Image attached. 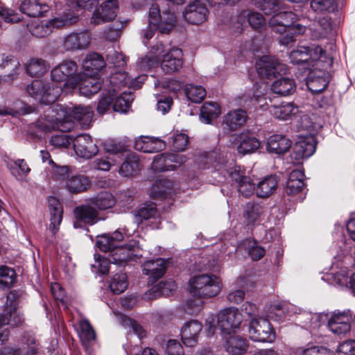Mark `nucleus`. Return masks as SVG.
<instances>
[{
  "mask_svg": "<svg viewBox=\"0 0 355 355\" xmlns=\"http://www.w3.org/2000/svg\"><path fill=\"white\" fill-rule=\"evenodd\" d=\"M270 113L279 120L287 121L298 116L300 110L293 102H287L272 105L270 109Z\"/></svg>",
  "mask_w": 355,
  "mask_h": 355,
  "instance_id": "34",
  "label": "nucleus"
},
{
  "mask_svg": "<svg viewBox=\"0 0 355 355\" xmlns=\"http://www.w3.org/2000/svg\"><path fill=\"white\" fill-rule=\"evenodd\" d=\"M220 114L219 105L215 102H206L200 109V121L205 124H211Z\"/></svg>",
  "mask_w": 355,
  "mask_h": 355,
  "instance_id": "53",
  "label": "nucleus"
},
{
  "mask_svg": "<svg viewBox=\"0 0 355 355\" xmlns=\"http://www.w3.org/2000/svg\"><path fill=\"white\" fill-rule=\"evenodd\" d=\"M332 30V24L327 17L320 18L319 20L309 28L311 37L313 40H318L327 37Z\"/></svg>",
  "mask_w": 355,
  "mask_h": 355,
  "instance_id": "52",
  "label": "nucleus"
},
{
  "mask_svg": "<svg viewBox=\"0 0 355 355\" xmlns=\"http://www.w3.org/2000/svg\"><path fill=\"white\" fill-rule=\"evenodd\" d=\"M49 63L39 58H32L25 64L26 71L31 77L42 76L49 71Z\"/></svg>",
  "mask_w": 355,
  "mask_h": 355,
  "instance_id": "50",
  "label": "nucleus"
},
{
  "mask_svg": "<svg viewBox=\"0 0 355 355\" xmlns=\"http://www.w3.org/2000/svg\"><path fill=\"white\" fill-rule=\"evenodd\" d=\"M153 198L171 197L174 193V183L166 179L157 180L148 189Z\"/></svg>",
  "mask_w": 355,
  "mask_h": 355,
  "instance_id": "42",
  "label": "nucleus"
},
{
  "mask_svg": "<svg viewBox=\"0 0 355 355\" xmlns=\"http://www.w3.org/2000/svg\"><path fill=\"white\" fill-rule=\"evenodd\" d=\"M90 186L89 179L83 175H72L65 182V188L70 193L84 192Z\"/></svg>",
  "mask_w": 355,
  "mask_h": 355,
  "instance_id": "49",
  "label": "nucleus"
},
{
  "mask_svg": "<svg viewBox=\"0 0 355 355\" xmlns=\"http://www.w3.org/2000/svg\"><path fill=\"white\" fill-rule=\"evenodd\" d=\"M291 144V139L285 135H273L267 139L266 149L270 153L282 155L289 150Z\"/></svg>",
  "mask_w": 355,
  "mask_h": 355,
  "instance_id": "37",
  "label": "nucleus"
},
{
  "mask_svg": "<svg viewBox=\"0 0 355 355\" xmlns=\"http://www.w3.org/2000/svg\"><path fill=\"white\" fill-rule=\"evenodd\" d=\"M78 68L76 62L71 60H64L51 69V80L53 82H65L64 85L66 87L73 89L77 87L81 74L78 71Z\"/></svg>",
  "mask_w": 355,
  "mask_h": 355,
  "instance_id": "11",
  "label": "nucleus"
},
{
  "mask_svg": "<svg viewBox=\"0 0 355 355\" xmlns=\"http://www.w3.org/2000/svg\"><path fill=\"white\" fill-rule=\"evenodd\" d=\"M175 21L176 17L173 11H163L161 14L158 5L152 4L148 13V26L141 32L142 42L147 48L150 49V51L137 63L141 71H146L159 63L157 54L163 51V44L159 40L155 44L150 42L157 29L159 28L162 33L168 34Z\"/></svg>",
  "mask_w": 355,
  "mask_h": 355,
  "instance_id": "3",
  "label": "nucleus"
},
{
  "mask_svg": "<svg viewBox=\"0 0 355 355\" xmlns=\"http://www.w3.org/2000/svg\"><path fill=\"white\" fill-rule=\"evenodd\" d=\"M352 315L349 310L334 311L328 314L327 327L336 335H345L350 331Z\"/></svg>",
  "mask_w": 355,
  "mask_h": 355,
  "instance_id": "15",
  "label": "nucleus"
},
{
  "mask_svg": "<svg viewBox=\"0 0 355 355\" xmlns=\"http://www.w3.org/2000/svg\"><path fill=\"white\" fill-rule=\"evenodd\" d=\"M326 66H329L324 62L319 63L318 66L311 67L308 69L309 71L306 80V86L312 94H318L324 91L329 83V76L327 72L323 69H320Z\"/></svg>",
  "mask_w": 355,
  "mask_h": 355,
  "instance_id": "13",
  "label": "nucleus"
},
{
  "mask_svg": "<svg viewBox=\"0 0 355 355\" xmlns=\"http://www.w3.org/2000/svg\"><path fill=\"white\" fill-rule=\"evenodd\" d=\"M247 119V114L243 110L230 111L223 119V124L230 130L233 131L242 126Z\"/></svg>",
  "mask_w": 355,
  "mask_h": 355,
  "instance_id": "48",
  "label": "nucleus"
},
{
  "mask_svg": "<svg viewBox=\"0 0 355 355\" xmlns=\"http://www.w3.org/2000/svg\"><path fill=\"white\" fill-rule=\"evenodd\" d=\"M234 286L235 289L228 293L227 299L230 303L239 304L244 300L245 291L254 287V282L252 277L242 276L236 279Z\"/></svg>",
  "mask_w": 355,
  "mask_h": 355,
  "instance_id": "28",
  "label": "nucleus"
},
{
  "mask_svg": "<svg viewBox=\"0 0 355 355\" xmlns=\"http://www.w3.org/2000/svg\"><path fill=\"white\" fill-rule=\"evenodd\" d=\"M128 286L127 275L120 271L112 276L110 280L109 287L114 294H121L124 292Z\"/></svg>",
  "mask_w": 355,
  "mask_h": 355,
  "instance_id": "56",
  "label": "nucleus"
},
{
  "mask_svg": "<svg viewBox=\"0 0 355 355\" xmlns=\"http://www.w3.org/2000/svg\"><path fill=\"white\" fill-rule=\"evenodd\" d=\"M235 252L243 254L246 252L253 261L259 260L265 254V250L257 244V243L251 239H246L242 241L236 248L233 246V249L230 252Z\"/></svg>",
  "mask_w": 355,
  "mask_h": 355,
  "instance_id": "32",
  "label": "nucleus"
},
{
  "mask_svg": "<svg viewBox=\"0 0 355 355\" xmlns=\"http://www.w3.org/2000/svg\"><path fill=\"white\" fill-rule=\"evenodd\" d=\"M91 37L87 31L71 32L62 38V45L66 51H82L89 47Z\"/></svg>",
  "mask_w": 355,
  "mask_h": 355,
  "instance_id": "18",
  "label": "nucleus"
},
{
  "mask_svg": "<svg viewBox=\"0 0 355 355\" xmlns=\"http://www.w3.org/2000/svg\"><path fill=\"white\" fill-rule=\"evenodd\" d=\"M279 178L270 175L261 179L256 186V195L259 198H266L274 193L277 188Z\"/></svg>",
  "mask_w": 355,
  "mask_h": 355,
  "instance_id": "45",
  "label": "nucleus"
},
{
  "mask_svg": "<svg viewBox=\"0 0 355 355\" xmlns=\"http://www.w3.org/2000/svg\"><path fill=\"white\" fill-rule=\"evenodd\" d=\"M304 173L301 170H293L288 176L284 188L288 196H294L300 193L304 187Z\"/></svg>",
  "mask_w": 355,
  "mask_h": 355,
  "instance_id": "39",
  "label": "nucleus"
},
{
  "mask_svg": "<svg viewBox=\"0 0 355 355\" xmlns=\"http://www.w3.org/2000/svg\"><path fill=\"white\" fill-rule=\"evenodd\" d=\"M15 271L7 266H0V288H8L15 281Z\"/></svg>",
  "mask_w": 355,
  "mask_h": 355,
  "instance_id": "61",
  "label": "nucleus"
},
{
  "mask_svg": "<svg viewBox=\"0 0 355 355\" xmlns=\"http://www.w3.org/2000/svg\"><path fill=\"white\" fill-rule=\"evenodd\" d=\"M78 334L85 347L96 339V333L87 319H82L78 322Z\"/></svg>",
  "mask_w": 355,
  "mask_h": 355,
  "instance_id": "55",
  "label": "nucleus"
},
{
  "mask_svg": "<svg viewBox=\"0 0 355 355\" xmlns=\"http://www.w3.org/2000/svg\"><path fill=\"white\" fill-rule=\"evenodd\" d=\"M321 279L340 288H349L355 295V272L349 279V266L344 260L335 259L329 271L324 273Z\"/></svg>",
  "mask_w": 355,
  "mask_h": 355,
  "instance_id": "8",
  "label": "nucleus"
},
{
  "mask_svg": "<svg viewBox=\"0 0 355 355\" xmlns=\"http://www.w3.org/2000/svg\"><path fill=\"white\" fill-rule=\"evenodd\" d=\"M77 21V17L64 13L49 21H41L39 19L33 20L27 24L31 34L36 37H44L49 35L55 28H61L73 24Z\"/></svg>",
  "mask_w": 355,
  "mask_h": 355,
  "instance_id": "10",
  "label": "nucleus"
},
{
  "mask_svg": "<svg viewBox=\"0 0 355 355\" xmlns=\"http://www.w3.org/2000/svg\"><path fill=\"white\" fill-rule=\"evenodd\" d=\"M116 94L112 92L110 89L103 87L101 98L97 106V112L100 114L106 113L110 109L111 105H113V100Z\"/></svg>",
  "mask_w": 355,
  "mask_h": 355,
  "instance_id": "59",
  "label": "nucleus"
},
{
  "mask_svg": "<svg viewBox=\"0 0 355 355\" xmlns=\"http://www.w3.org/2000/svg\"><path fill=\"white\" fill-rule=\"evenodd\" d=\"M82 67L86 75L95 76L105 69V62L100 54L90 53L83 59Z\"/></svg>",
  "mask_w": 355,
  "mask_h": 355,
  "instance_id": "31",
  "label": "nucleus"
},
{
  "mask_svg": "<svg viewBox=\"0 0 355 355\" xmlns=\"http://www.w3.org/2000/svg\"><path fill=\"white\" fill-rule=\"evenodd\" d=\"M77 87H78L79 92L82 96L90 97L101 89L103 90L105 85L103 86L101 81L94 76L81 73Z\"/></svg>",
  "mask_w": 355,
  "mask_h": 355,
  "instance_id": "35",
  "label": "nucleus"
},
{
  "mask_svg": "<svg viewBox=\"0 0 355 355\" xmlns=\"http://www.w3.org/2000/svg\"><path fill=\"white\" fill-rule=\"evenodd\" d=\"M48 203L50 213L49 230L55 234L58 231L62 220V207L60 201L52 196L48 198Z\"/></svg>",
  "mask_w": 355,
  "mask_h": 355,
  "instance_id": "38",
  "label": "nucleus"
},
{
  "mask_svg": "<svg viewBox=\"0 0 355 355\" xmlns=\"http://www.w3.org/2000/svg\"><path fill=\"white\" fill-rule=\"evenodd\" d=\"M130 78L129 75L125 71H116L106 80V82H109L110 85L105 86V87L110 89L112 92L116 94V90L121 87L129 85Z\"/></svg>",
  "mask_w": 355,
  "mask_h": 355,
  "instance_id": "57",
  "label": "nucleus"
},
{
  "mask_svg": "<svg viewBox=\"0 0 355 355\" xmlns=\"http://www.w3.org/2000/svg\"><path fill=\"white\" fill-rule=\"evenodd\" d=\"M17 295L14 291H10L6 296L4 313L0 314V327L5 324L15 327L22 322L23 318L17 311Z\"/></svg>",
  "mask_w": 355,
  "mask_h": 355,
  "instance_id": "17",
  "label": "nucleus"
},
{
  "mask_svg": "<svg viewBox=\"0 0 355 355\" xmlns=\"http://www.w3.org/2000/svg\"><path fill=\"white\" fill-rule=\"evenodd\" d=\"M15 167L10 168L11 173L18 181H25L26 178L31 171L30 168L24 159H17L15 162Z\"/></svg>",
  "mask_w": 355,
  "mask_h": 355,
  "instance_id": "63",
  "label": "nucleus"
},
{
  "mask_svg": "<svg viewBox=\"0 0 355 355\" xmlns=\"http://www.w3.org/2000/svg\"><path fill=\"white\" fill-rule=\"evenodd\" d=\"M272 93L280 96L292 95L296 90V83L293 78L281 77L276 79L270 86Z\"/></svg>",
  "mask_w": 355,
  "mask_h": 355,
  "instance_id": "44",
  "label": "nucleus"
},
{
  "mask_svg": "<svg viewBox=\"0 0 355 355\" xmlns=\"http://www.w3.org/2000/svg\"><path fill=\"white\" fill-rule=\"evenodd\" d=\"M241 322L242 316L238 309L229 307L220 311L217 315H209L205 320V326L211 335L214 334L216 324L222 332L231 334L240 327Z\"/></svg>",
  "mask_w": 355,
  "mask_h": 355,
  "instance_id": "6",
  "label": "nucleus"
},
{
  "mask_svg": "<svg viewBox=\"0 0 355 355\" xmlns=\"http://www.w3.org/2000/svg\"><path fill=\"white\" fill-rule=\"evenodd\" d=\"M220 279L214 275H195L189 281L190 294L198 298H210L218 295L222 289Z\"/></svg>",
  "mask_w": 355,
  "mask_h": 355,
  "instance_id": "7",
  "label": "nucleus"
},
{
  "mask_svg": "<svg viewBox=\"0 0 355 355\" xmlns=\"http://www.w3.org/2000/svg\"><path fill=\"white\" fill-rule=\"evenodd\" d=\"M89 205H82L74 209L75 228H80L83 224L94 225L97 221L98 212L96 209L104 211L113 207L116 200L108 191H101L88 200Z\"/></svg>",
  "mask_w": 355,
  "mask_h": 355,
  "instance_id": "4",
  "label": "nucleus"
},
{
  "mask_svg": "<svg viewBox=\"0 0 355 355\" xmlns=\"http://www.w3.org/2000/svg\"><path fill=\"white\" fill-rule=\"evenodd\" d=\"M19 9L30 17H37L49 10V0H24L21 3Z\"/></svg>",
  "mask_w": 355,
  "mask_h": 355,
  "instance_id": "36",
  "label": "nucleus"
},
{
  "mask_svg": "<svg viewBox=\"0 0 355 355\" xmlns=\"http://www.w3.org/2000/svg\"><path fill=\"white\" fill-rule=\"evenodd\" d=\"M270 317L277 320H283L286 315L297 313V308L287 302L275 301L270 307Z\"/></svg>",
  "mask_w": 355,
  "mask_h": 355,
  "instance_id": "47",
  "label": "nucleus"
},
{
  "mask_svg": "<svg viewBox=\"0 0 355 355\" xmlns=\"http://www.w3.org/2000/svg\"><path fill=\"white\" fill-rule=\"evenodd\" d=\"M297 20H299V16L291 11L279 12L271 17L268 24L272 31L282 34L288 29L292 24Z\"/></svg>",
  "mask_w": 355,
  "mask_h": 355,
  "instance_id": "24",
  "label": "nucleus"
},
{
  "mask_svg": "<svg viewBox=\"0 0 355 355\" xmlns=\"http://www.w3.org/2000/svg\"><path fill=\"white\" fill-rule=\"evenodd\" d=\"M182 15L184 19L189 23L200 24L207 19L208 9L204 3L196 0L185 8Z\"/></svg>",
  "mask_w": 355,
  "mask_h": 355,
  "instance_id": "26",
  "label": "nucleus"
},
{
  "mask_svg": "<svg viewBox=\"0 0 355 355\" xmlns=\"http://www.w3.org/2000/svg\"><path fill=\"white\" fill-rule=\"evenodd\" d=\"M184 162V158L177 154H159L154 157L152 167L159 171H173Z\"/></svg>",
  "mask_w": 355,
  "mask_h": 355,
  "instance_id": "29",
  "label": "nucleus"
},
{
  "mask_svg": "<svg viewBox=\"0 0 355 355\" xmlns=\"http://www.w3.org/2000/svg\"><path fill=\"white\" fill-rule=\"evenodd\" d=\"M288 57L292 64L300 65L306 70L318 66L320 62L328 65H331L333 62L332 58L320 46L315 44L308 46H299L291 51Z\"/></svg>",
  "mask_w": 355,
  "mask_h": 355,
  "instance_id": "5",
  "label": "nucleus"
},
{
  "mask_svg": "<svg viewBox=\"0 0 355 355\" xmlns=\"http://www.w3.org/2000/svg\"><path fill=\"white\" fill-rule=\"evenodd\" d=\"M196 162L202 168H209L211 166L214 168L213 173L218 174L214 178L218 182H222L228 175L233 184H236L239 193L243 196L248 198L254 193H256L255 184L249 176L243 174L240 166H236L230 154L228 155L220 150L203 153L197 156Z\"/></svg>",
  "mask_w": 355,
  "mask_h": 355,
  "instance_id": "2",
  "label": "nucleus"
},
{
  "mask_svg": "<svg viewBox=\"0 0 355 355\" xmlns=\"http://www.w3.org/2000/svg\"><path fill=\"white\" fill-rule=\"evenodd\" d=\"M105 150L107 155L105 157L96 158L93 162V168L97 170L108 171L112 165H115L117 160L115 157L121 158L123 155V147L120 145L113 144L107 146Z\"/></svg>",
  "mask_w": 355,
  "mask_h": 355,
  "instance_id": "23",
  "label": "nucleus"
},
{
  "mask_svg": "<svg viewBox=\"0 0 355 355\" xmlns=\"http://www.w3.org/2000/svg\"><path fill=\"white\" fill-rule=\"evenodd\" d=\"M70 114L84 128L89 127L93 118V111L89 106H75Z\"/></svg>",
  "mask_w": 355,
  "mask_h": 355,
  "instance_id": "51",
  "label": "nucleus"
},
{
  "mask_svg": "<svg viewBox=\"0 0 355 355\" xmlns=\"http://www.w3.org/2000/svg\"><path fill=\"white\" fill-rule=\"evenodd\" d=\"M118 10L117 0H107L93 14L92 23L99 24L110 21L116 16Z\"/></svg>",
  "mask_w": 355,
  "mask_h": 355,
  "instance_id": "30",
  "label": "nucleus"
},
{
  "mask_svg": "<svg viewBox=\"0 0 355 355\" xmlns=\"http://www.w3.org/2000/svg\"><path fill=\"white\" fill-rule=\"evenodd\" d=\"M157 214L156 205L153 202L142 204L133 213L135 222L139 225L144 220L155 218Z\"/></svg>",
  "mask_w": 355,
  "mask_h": 355,
  "instance_id": "54",
  "label": "nucleus"
},
{
  "mask_svg": "<svg viewBox=\"0 0 355 355\" xmlns=\"http://www.w3.org/2000/svg\"><path fill=\"white\" fill-rule=\"evenodd\" d=\"M202 329V323L197 320H190L186 322L180 331L183 344L188 347H195L198 344Z\"/></svg>",
  "mask_w": 355,
  "mask_h": 355,
  "instance_id": "25",
  "label": "nucleus"
},
{
  "mask_svg": "<svg viewBox=\"0 0 355 355\" xmlns=\"http://www.w3.org/2000/svg\"><path fill=\"white\" fill-rule=\"evenodd\" d=\"M316 149V141L313 135H299L293 148L292 157L296 163H301L304 159L313 155Z\"/></svg>",
  "mask_w": 355,
  "mask_h": 355,
  "instance_id": "14",
  "label": "nucleus"
},
{
  "mask_svg": "<svg viewBox=\"0 0 355 355\" xmlns=\"http://www.w3.org/2000/svg\"><path fill=\"white\" fill-rule=\"evenodd\" d=\"M185 94L189 101L195 103H200L206 96V90L201 85L190 84L185 87Z\"/></svg>",
  "mask_w": 355,
  "mask_h": 355,
  "instance_id": "60",
  "label": "nucleus"
},
{
  "mask_svg": "<svg viewBox=\"0 0 355 355\" xmlns=\"http://www.w3.org/2000/svg\"><path fill=\"white\" fill-rule=\"evenodd\" d=\"M135 232V227L131 229L125 227L116 230L112 234L98 237L96 246L100 250L109 253L106 257L94 254V263L92 264L93 272L106 275L110 269L111 264L124 267L131 261L139 260L142 257L141 254L139 253V243L135 239L129 240Z\"/></svg>",
  "mask_w": 355,
  "mask_h": 355,
  "instance_id": "1",
  "label": "nucleus"
},
{
  "mask_svg": "<svg viewBox=\"0 0 355 355\" xmlns=\"http://www.w3.org/2000/svg\"><path fill=\"white\" fill-rule=\"evenodd\" d=\"M247 332L249 338L254 342L271 343L275 339V333L270 323L263 318L249 322Z\"/></svg>",
  "mask_w": 355,
  "mask_h": 355,
  "instance_id": "12",
  "label": "nucleus"
},
{
  "mask_svg": "<svg viewBox=\"0 0 355 355\" xmlns=\"http://www.w3.org/2000/svg\"><path fill=\"white\" fill-rule=\"evenodd\" d=\"M300 117V120L299 121V128L303 130H306L309 132L308 135L315 134L322 128V125L316 122L313 121L311 116L307 114H304L302 116L298 115Z\"/></svg>",
  "mask_w": 355,
  "mask_h": 355,
  "instance_id": "64",
  "label": "nucleus"
},
{
  "mask_svg": "<svg viewBox=\"0 0 355 355\" xmlns=\"http://www.w3.org/2000/svg\"><path fill=\"white\" fill-rule=\"evenodd\" d=\"M247 23L254 29H257L265 24V19L259 12L243 10L237 15L234 24L236 30L234 31V33L235 35L241 33Z\"/></svg>",
  "mask_w": 355,
  "mask_h": 355,
  "instance_id": "21",
  "label": "nucleus"
},
{
  "mask_svg": "<svg viewBox=\"0 0 355 355\" xmlns=\"http://www.w3.org/2000/svg\"><path fill=\"white\" fill-rule=\"evenodd\" d=\"M227 335L224 345L226 352L232 355L244 354L249 347L248 340L239 336Z\"/></svg>",
  "mask_w": 355,
  "mask_h": 355,
  "instance_id": "41",
  "label": "nucleus"
},
{
  "mask_svg": "<svg viewBox=\"0 0 355 355\" xmlns=\"http://www.w3.org/2000/svg\"><path fill=\"white\" fill-rule=\"evenodd\" d=\"M235 141L239 143L237 150L242 155L254 153L261 145L258 139L246 132L236 135Z\"/></svg>",
  "mask_w": 355,
  "mask_h": 355,
  "instance_id": "43",
  "label": "nucleus"
},
{
  "mask_svg": "<svg viewBox=\"0 0 355 355\" xmlns=\"http://www.w3.org/2000/svg\"><path fill=\"white\" fill-rule=\"evenodd\" d=\"M36 126L44 132H51L53 130H58L60 132H66L73 129L74 124L71 120L52 115L45 119H40L36 122Z\"/></svg>",
  "mask_w": 355,
  "mask_h": 355,
  "instance_id": "22",
  "label": "nucleus"
},
{
  "mask_svg": "<svg viewBox=\"0 0 355 355\" xmlns=\"http://www.w3.org/2000/svg\"><path fill=\"white\" fill-rule=\"evenodd\" d=\"M256 69L260 76L270 78L277 73H284L286 66L272 55H263L256 62Z\"/></svg>",
  "mask_w": 355,
  "mask_h": 355,
  "instance_id": "16",
  "label": "nucleus"
},
{
  "mask_svg": "<svg viewBox=\"0 0 355 355\" xmlns=\"http://www.w3.org/2000/svg\"><path fill=\"white\" fill-rule=\"evenodd\" d=\"M265 212V207L261 203L248 202L243 208V217L248 225H253L259 222Z\"/></svg>",
  "mask_w": 355,
  "mask_h": 355,
  "instance_id": "40",
  "label": "nucleus"
},
{
  "mask_svg": "<svg viewBox=\"0 0 355 355\" xmlns=\"http://www.w3.org/2000/svg\"><path fill=\"white\" fill-rule=\"evenodd\" d=\"M158 59H159L158 58ZM163 71L166 73H172L179 71L183 64L182 51L173 47L163 55L162 60H159V63ZM157 64L156 67H157Z\"/></svg>",
  "mask_w": 355,
  "mask_h": 355,
  "instance_id": "20",
  "label": "nucleus"
},
{
  "mask_svg": "<svg viewBox=\"0 0 355 355\" xmlns=\"http://www.w3.org/2000/svg\"><path fill=\"white\" fill-rule=\"evenodd\" d=\"M73 145L76 154L85 159L92 158L98 151L97 145L87 134L77 135L73 140Z\"/></svg>",
  "mask_w": 355,
  "mask_h": 355,
  "instance_id": "19",
  "label": "nucleus"
},
{
  "mask_svg": "<svg viewBox=\"0 0 355 355\" xmlns=\"http://www.w3.org/2000/svg\"><path fill=\"white\" fill-rule=\"evenodd\" d=\"M295 355H332V352L327 347L318 345H309L297 347Z\"/></svg>",
  "mask_w": 355,
  "mask_h": 355,
  "instance_id": "62",
  "label": "nucleus"
},
{
  "mask_svg": "<svg viewBox=\"0 0 355 355\" xmlns=\"http://www.w3.org/2000/svg\"><path fill=\"white\" fill-rule=\"evenodd\" d=\"M168 263V259H149L143 263L142 271L148 276L149 282L153 284L165 274Z\"/></svg>",
  "mask_w": 355,
  "mask_h": 355,
  "instance_id": "27",
  "label": "nucleus"
},
{
  "mask_svg": "<svg viewBox=\"0 0 355 355\" xmlns=\"http://www.w3.org/2000/svg\"><path fill=\"white\" fill-rule=\"evenodd\" d=\"M26 91L30 96L40 103L51 105L58 99L62 87L55 83L35 80L27 85Z\"/></svg>",
  "mask_w": 355,
  "mask_h": 355,
  "instance_id": "9",
  "label": "nucleus"
},
{
  "mask_svg": "<svg viewBox=\"0 0 355 355\" xmlns=\"http://www.w3.org/2000/svg\"><path fill=\"white\" fill-rule=\"evenodd\" d=\"M166 146L165 142L155 137L140 136L135 141V150L146 153H154L163 150Z\"/></svg>",
  "mask_w": 355,
  "mask_h": 355,
  "instance_id": "33",
  "label": "nucleus"
},
{
  "mask_svg": "<svg viewBox=\"0 0 355 355\" xmlns=\"http://www.w3.org/2000/svg\"><path fill=\"white\" fill-rule=\"evenodd\" d=\"M133 95L130 92H123L113 102V110L120 113H126L130 108Z\"/></svg>",
  "mask_w": 355,
  "mask_h": 355,
  "instance_id": "58",
  "label": "nucleus"
},
{
  "mask_svg": "<svg viewBox=\"0 0 355 355\" xmlns=\"http://www.w3.org/2000/svg\"><path fill=\"white\" fill-rule=\"evenodd\" d=\"M123 162L119 169V174L123 177H130L134 175L139 171V162L137 157L132 153L127 152L123 147Z\"/></svg>",
  "mask_w": 355,
  "mask_h": 355,
  "instance_id": "46",
  "label": "nucleus"
}]
</instances>
